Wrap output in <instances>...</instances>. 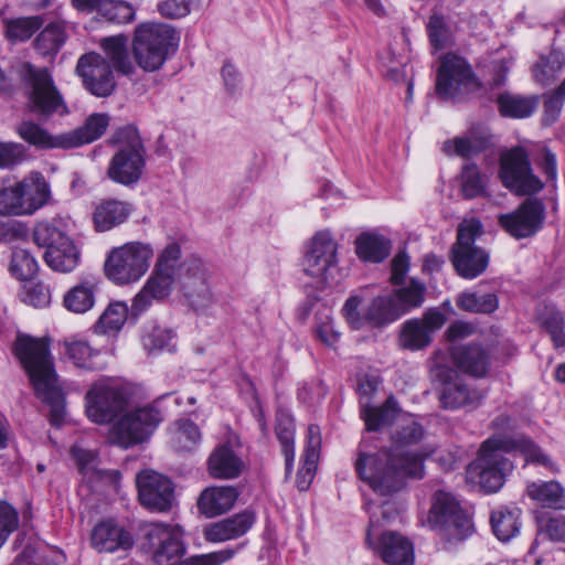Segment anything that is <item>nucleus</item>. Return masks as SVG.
<instances>
[{"mask_svg":"<svg viewBox=\"0 0 565 565\" xmlns=\"http://www.w3.org/2000/svg\"><path fill=\"white\" fill-rule=\"evenodd\" d=\"M425 430L413 417L404 418L392 436L394 446L382 448L376 452L365 449L364 443L358 448L354 468L359 478L376 494L388 497L401 491L407 477H424L425 456L419 452L405 451L404 447L423 440Z\"/></svg>","mask_w":565,"mask_h":565,"instance_id":"f257e3e1","label":"nucleus"},{"mask_svg":"<svg viewBox=\"0 0 565 565\" xmlns=\"http://www.w3.org/2000/svg\"><path fill=\"white\" fill-rule=\"evenodd\" d=\"M191 258L182 259L181 246L177 242L169 243L160 250L150 276L132 299V315L140 316L151 307L154 300L160 301L169 297L175 282L181 281V276L186 270V264Z\"/></svg>","mask_w":565,"mask_h":565,"instance_id":"f03ea898","label":"nucleus"},{"mask_svg":"<svg viewBox=\"0 0 565 565\" xmlns=\"http://www.w3.org/2000/svg\"><path fill=\"white\" fill-rule=\"evenodd\" d=\"M179 41L178 31L170 24L141 23L134 33V58L145 72H156L162 67L169 55L177 51Z\"/></svg>","mask_w":565,"mask_h":565,"instance_id":"7ed1b4c3","label":"nucleus"},{"mask_svg":"<svg viewBox=\"0 0 565 565\" xmlns=\"http://www.w3.org/2000/svg\"><path fill=\"white\" fill-rule=\"evenodd\" d=\"M111 143L117 150L108 163L107 177L121 185L136 184L146 167V148L138 129L132 125L117 129Z\"/></svg>","mask_w":565,"mask_h":565,"instance_id":"20e7f679","label":"nucleus"},{"mask_svg":"<svg viewBox=\"0 0 565 565\" xmlns=\"http://www.w3.org/2000/svg\"><path fill=\"white\" fill-rule=\"evenodd\" d=\"M483 233L478 218L463 220L457 228V238L450 249V262L457 275L463 279L481 276L490 264V253L476 245Z\"/></svg>","mask_w":565,"mask_h":565,"instance_id":"39448f33","label":"nucleus"},{"mask_svg":"<svg viewBox=\"0 0 565 565\" xmlns=\"http://www.w3.org/2000/svg\"><path fill=\"white\" fill-rule=\"evenodd\" d=\"M12 352L29 376L34 391H43L45 384L57 380L50 344L45 339L19 333Z\"/></svg>","mask_w":565,"mask_h":565,"instance_id":"423d86ee","label":"nucleus"},{"mask_svg":"<svg viewBox=\"0 0 565 565\" xmlns=\"http://www.w3.org/2000/svg\"><path fill=\"white\" fill-rule=\"evenodd\" d=\"M50 185L40 172L0 189V215H32L50 200Z\"/></svg>","mask_w":565,"mask_h":565,"instance_id":"0eeeda50","label":"nucleus"},{"mask_svg":"<svg viewBox=\"0 0 565 565\" xmlns=\"http://www.w3.org/2000/svg\"><path fill=\"white\" fill-rule=\"evenodd\" d=\"M24 82L29 110L41 119L53 115L64 116L70 113L66 103L53 76L46 67L25 65Z\"/></svg>","mask_w":565,"mask_h":565,"instance_id":"6e6552de","label":"nucleus"},{"mask_svg":"<svg viewBox=\"0 0 565 565\" xmlns=\"http://www.w3.org/2000/svg\"><path fill=\"white\" fill-rule=\"evenodd\" d=\"M388 502L381 507L366 504V511L370 514V527L366 533L369 546L377 554L383 562L390 565H414V547L412 542L397 532H383L376 542H373V533L380 526L381 519L388 521L392 516Z\"/></svg>","mask_w":565,"mask_h":565,"instance_id":"1a4fd4ad","label":"nucleus"},{"mask_svg":"<svg viewBox=\"0 0 565 565\" xmlns=\"http://www.w3.org/2000/svg\"><path fill=\"white\" fill-rule=\"evenodd\" d=\"M161 412L153 405L128 408L111 425L109 440L124 449L145 443L162 422Z\"/></svg>","mask_w":565,"mask_h":565,"instance_id":"9d476101","label":"nucleus"},{"mask_svg":"<svg viewBox=\"0 0 565 565\" xmlns=\"http://www.w3.org/2000/svg\"><path fill=\"white\" fill-rule=\"evenodd\" d=\"M153 249L149 244L130 242L114 248L106 258V277L116 285L139 280L148 270Z\"/></svg>","mask_w":565,"mask_h":565,"instance_id":"9b49d317","label":"nucleus"},{"mask_svg":"<svg viewBox=\"0 0 565 565\" xmlns=\"http://www.w3.org/2000/svg\"><path fill=\"white\" fill-rule=\"evenodd\" d=\"M430 380L438 390V401L444 409L476 408L484 398L482 392L469 386L459 373L448 365H434L430 369Z\"/></svg>","mask_w":565,"mask_h":565,"instance_id":"f8f14e48","label":"nucleus"},{"mask_svg":"<svg viewBox=\"0 0 565 565\" xmlns=\"http://www.w3.org/2000/svg\"><path fill=\"white\" fill-rule=\"evenodd\" d=\"M480 88L472 67L456 54L447 53L437 70L435 90L440 100L456 99Z\"/></svg>","mask_w":565,"mask_h":565,"instance_id":"ddd939ff","label":"nucleus"},{"mask_svg":"<svg viewBox=\"0 0 565 565\" xmlns=\"http://www.w3.org/2000/svg\"><path fill=\"white\" fill-rule=\"evenodd\" d=\"M363 301L361 296H351L347 299L342 312L354 330H361L366 327L383 328L403 316V311H398L394 305L391 295L374 297L371 302L360 312L359 308Z\"/></svg>","mask_w":565,"mask_h":565,"instance_id":"4468645a","label":"nucleus"},{"mask_svg":"<svg viewBox=\"0 0 565 565\" xmlns=\"http://www.w3.org/2000/svg\"><path fill=\"white\" fill-rule=\"evenodd\" d=\"M130 393L121 385L94 384L85 395V412L95 424L111 423L129 406Z\"/></svg>","mask_w":565,"mask_h":565,"instance_id":"2eb2a0df","label":"nucleus"},{"mask_svg":"<svg viewBox=\"0 0 565 565\" xmlns=\"http://www.w3.org/2000/svg\"><path fill=\"white\" fill-rule=\"evenodd\" d=\"M500 179L505 188L518 195L539 193L544 183L533 173L526 151L515 147L501 156Z\"/></svg>","mask_w":565,"mask_h":565,"instance_id":"dca6fc26","label":"nucleus"},{"mask_svg":"<svg viewBox=\"0 0 565 565\" xmlns=\"http://www.w3.org/2000/svg\"><path fill=\"white\" fill-rule=\"evenodd\" d=\"M157 565H178L185 555V544L179 525L151 523L145 534Z\"/></svg>","mask_w":565,"mask_h":565,"instance_id":"f3484780","label":"nucleus"},{"mask_svg":"<svg viewBox=\"0 0 565 565\" xmlns=\"http://www.w3.org/2000/svg\"><path fill=\"white\" fill-rule=\"evenodd\" d=\"M498 224L510 236L522 239L535 235L545 220V205L542 200L529 198L514 211L498 215Z\"/></svg>","mask_w":565,"mask_h":565,"instance_id":"a211bd4d","label":"nucleus"},{"mask_svg":"<svg viewBox=\"0 0 565 565\" xmlns=\"http://www.w3.org/2000/svg\"><path fill=\"white\" fill-rule=\"evenodd\" d=\"M185 268L179 282L180 291L194 311H205L214 302L207 268L202 259L196 257H192Z\"/></svg>","mask_w":565,"mask_h":565,"instance_id":"6ab92c4d","label":"nucleus"},{"mask_svg":"<svg viewBox=\"0 0 565 565\" xmlns=\"http://www.w3.org/2000/svg\"><path fill=\"white\" fill-rule=\"evenodd\" d=\"M138 497L142 507L152 512H168L175 502L174 484L166 476L143 470L136 478Z\"/></svg>","mask_w":565,"mask_h":565,"instance_id":"aec40b11","label":"nucleus"},{"mask_svg":"<svg viewBox=\"0 0 565 565\" xmlns=\"http://www.w3.org/2000/svg\"><path fill=\"white\" fill-rule=\"evenodd\" d=\"M76 74L84 87L96 97H108L116 88V81L109 62L96 52L83 54L76 64Z\"/></svg>","mask_w":565,"mask_h":565,"instance_id":"412c9836","label":"nucleus"},{"mask_svg":"<svg viewBox=\"0 0 565 565\" xmlns=\"http://www.w3.org/2000/svg\"><path fill=\"white\" fill-rule=\"evenodd\" d=\"M502 451V448L484 447L483 443L479 458L470 468L478 472L479 484L487 493L499 491L513 470L512 461Z\"/></svg>","mask_w":565,"mask_h":565,"instance_id":"4be33fe9","label":"nucleus"},{"mask_svg":"<svg viewBox=\"0 0 565 565\" xmlns=\"http://www.w3.org/2000/svg\"><path fill=\"white\" fill-rule=\"evenodd\" d=\"M430 519L441 527H454L455 535L460 540L469 536L473 531L468 514L461 509L456 498L445 491L435 493Z\"/></svg>","mask_w":565,"mask_h":565,"instance_id":"5701e85b","label":"nucleus"},{"mask_svg":"<svg viewBox=\"0 0 565 565\" xmlns=\"http://www.w3.org/2000/svg\"><path fill=\"white\" fill-rule=\"evenodd\" d=\"M90 545L98 553L127 552L135 545V537L129 530L109 519L93 527Z\"/></svg>","mask_w":565,"mask_h":565,"instance_id":"b1692460","label":"nucleus"},{"mask_svg":"<svg viewBox=\"0 0 565 565\" xmlns=\"http://www.w3.org/2000/svg\"><path fill=\"white\" fill-rule=\"evenodd\" d=\"M255 523V513L244 510L233 516L207 524L203 529V536L210 543H223L246 534Z\"/></svg>","mask_w":565,"mask_h":565,"instance_id":"393cba45","label":"nucleus"},{"mask_svg":"<svg viewBox=\"0 0 565 565\" xmlns=\"http://www.w3.org/2000/svg\"><path fill=\"white\" fill-rule=\"evenodd\" d=\"M238 497L239 490L234 486L209 487L199 495L198 510L206 518H215L228 512Z\"/></svg>","mask_w":565,"mask_h":565,"instance_id":"a878e982","label":"nucleus"},{"mask_svg":"<svg viewBox=\"0 0 565 565\" xmlns=\"http://www.w3.org/2000/svg\"><path fill=\"white\" fill-rule=\"evenodd\" d=\"M484 447L502 448L505 452L520 450L525 455L527 461L542 465L550 468L552 471H556L554 463L548 458V456L544 454L542 449L530 438L523 435L494 436L484 441Z\"/></svg>","mask_w":565,"mask_h":565,"instance_id":"bb28decb","label":"nucleus"},{"mask_svg":"<svg viewBox=\"0 0 565 565\" xmlns=\"http://www.w3.org/2000/svg\"><path fill=\"white\" fill-rule=\"evenodd\" d=\"M451 359L455 365L473 377H483L490 366V354L480 344L454 345Z\"/></svg>","mask_w":565,"mask_h":565,"instance_id":"cd10ccee","label":"nucleus"},{"mask_svg":"<svg viewBox=\"0 0 565 565\" xmlns=\"http://www.w3.org/2000/svg\"><path fill=\"white\" fill-rule=\"evenodd\" d=\"M134 211L132 204L116 199L102 200L95 205L93 224L97 232H108L124 224Z\"/></svg>","mask_w":565,"mask_h":565,"instance_id":"c85d7f7f","label":"nucleus"},{"mask_svg":"<svg viewBox=\"0 0 565 565\" xmlns=\"http://www.w3.org/2000/svg\"><path fill=\"white\" fill-rule=\"evenodd\" d=\"M206 465L209 475L221 480L236 479L244 469L243 460L230 444L215 447L210 454Z\"/></svg>","mask_w":565,"mask_h":565,"instance_id":"c756f323","label":"nucleus"},{"mask_svg":"<svg viewBox=\"0 0 565 565\" xmlns=\"http://www.w3.org/2000/svg\"><path fill=\"white\" fill-rule=\"evenodd\" d=\"M107 114L94 113L76 129L64 132L65 149L77 148L99 139L109 126Z\"/></svg>","mask_w":565,"mask_h":565,"instance_id":"7c9ffc66","label":"nucleus"},{"mask_svg":"<svg viewBox=\"0 0 565 565\" xmlns=\"http://www.w3.org/2000/svg\"><path fill=\"white\" fill-rule=\"evenodd\" d=\"M321 430L318 425L311 424L308 427L307 446L302 457V467L297 472V487L300 491L309 489L317 470L320 456Z\"/></svg>","mask_w":565,"mask_h":565,"instance_id":"2f4dec72","label":"nucleus"},{"mask_svg":"<svg viewBox=\"0 0 565 565\" xmlns=\"http://www.w3.org/2000/svg\"><path fill=\"white\" fill-rule=\"evenodd\" d=\"M99 45L105 53V58L109 62L111 68L124 75H130L135 72V66L128 53V36L117 34L100 39Z\"/></svg>","mask_w":565,"mask_h":565,"instance_id":"473e14b6","label":"nucleus"},{"mask_svg":"<svg viewBox=\"0 0 565 565\" xmlns=\"http://www.w3.org/2000/svg\"><path fill=\"white\" fill-rule=\"evenodd\" d=\"M355 252L363 262L381 263L391 254V241L385 236L365 232L355 238Z\"/></svg>","mask_w":565,"mask_h":565,"instance_id":"72a5a7b5","label":"nucleus"},{"mask_svg":"<svg viewBox=\"0 0 565 565\" xmlns=\"http://www.w3.org/2000/svg\"><path fill=\"white\" fill-rule=\"evenodd\" d=\"M526 493L542 508L565 510V489L557 481L531 482L526 487Z\"/></svg>","mask_w":565,"mask_h":565,"instance_id":"f704fd0d","label":"nucleus"},{"mask_svg":"<svg viewBox=\"0 0 565 565\" xmlns=\"http://www.w3.org/2000/svg\"><path fill=\"white\" fill-rule=\"evenodd\" d=\"M15 132L21 139L36 149H65L64 134L51 135L46 129L32 120L20 122Z\"/></svg>","mask_w":565,"mask_h":565,"instance_id":"c9c22d12","label":"nucleus"},{"mask_svg":"<svg viewBox=\"0 0 565 565\" xmlns=\"http://www.w3.org/2000/svg\"><path fill=\"white\" fill-rule=\"evenodd\" d=\"M539 103V97L535 95L523 96L504 92L497 97L500 115L516 119L530 117L536 110Z\"/></svg>","mask_w":565,"mask_h":565,"instance_id":"e433bc0d","label":"nucleus"},{"mask_svg":"<svg viewBox=\"0 0 565 565\" xmlns=\"http://www.w3.org/2000/svg\"><path fill=\"white\" fill-rule=\"evenodd\" d=\"M98 285L95 279H86L73 286L63 297L64 307L74 313H85L95 305Z\"/></svg>","mask_w":565,"mask_h":565,"instance_id":"4c0bfd02","label":"nucleus"},{"mask_svg":"<svg viewBox=\"0 0 565 565\" xmlns=\"http://www.w3.org/2000/svg\"><path fill=\"white\" fill-rule=\"evenodd\" d=\"M521 513L518 507H501L491 513L490 522L498 540L508 542L519 533Z\"/></svg>","mask_w":565,"mask_h":565,"instance_id":"58836bf2","label":"nucleus"},{"mask_svg":"<svg viewBox=\"0 0 565 565\" xmlns=\"http://www.w3.org/2000/svg\"><path fill=\"white\" fill-rule=\"evenodd\" d=\"M275 433L281 445L286 472L290 473L295 459V420L289 413L285 411L277 412Z\"/></svg>","mask_w":565,"mask_h":565,"instance_id":"ea45409f","label":"nucleus"},{"mask_svg":"<svg viewBox=\"0 0 565 565\" xmlns=\"http://www.w3.org/2000/svg\"><path fill=\"white\" fill-rule=\"evenodd\" d=\"M399 409L397 402L393 396H390L385 403L380 407L365 405L361 409V417L365 422L369 431H376L385 426L391 425Z\"/></svg>","mask_w":565,"mask_h":565,"instance_id":"a19ab883","label":"nucleus"},{"mask_svg":"<svg viewBox=\"0 0 565 565\" xmlns=\"http://www.w3.org/2000/svg\"><path fill=\"white\" fill-rule=\"evenodd\" d=\"M66 39L64 22H51L36 35L34 49L43 56L55 55L65 44Z\"/></svg>","mask_w":565,"mask_h":565,"instance_id":"79ce46f5","label":"nucleus"},{"mask_svg":"<svg viewBox=\"0 0 565 565\" xmlns=\"http://www.w3.org/2000/svg\"><path fill=\"white\" fill-rule=\"evenodd\" d=\"M134 318L138 316L132 315L131 309L124 301H114L108 305L103 315L94 326V331L97 334L117 333L125 324L128 315Z\"/></svg>","mask_w":565,"mask_h":565,"instance_id":"37998d69","label":"nucleus"},{"mask_svg":"<svg viewBox=\"0 0 565 565\" xmlns=\"http://www.w3.org/2000/svg\"><path fill=\"white\" fill-rule=\"evenodd\" d=\"M425 294V284L412 278L408 285L396 288L390 295L394 299V305L397 307V310L403 311L404 316L424 303Z\"/></svg>","mask_w":565,"mask_h":565,"instance_id":"c03bdc74","label":"nucleus"},{"mask_svg":"<svg viewBox=\"0 0 565 565\" xmlns=\"http://www.w3.org/2000/svg\"><path fill=\"white\" fill-rule=\"evenodd\" d=\"M398 342L405 350L419 351L430 344L431 335L419 319H409L402 326Z\"/></svg>","mask_w":565,"mask_h":565,"instance_id":"a18cd8bd","label":"nucleus"},{"mask_svg":"<svg viewBox=\"0 0 565 565\" xmlns=\"http://www.w3.org/2000/svg\"><path fill=\"white\" fill-rule=\"evenodd\" d=\"M44 260L55 271L70 273L78 265L79 252L72 241L63 246L46 249Z\"/></svg>","mask_w":565,"mask_h":565,"instance_id":"49530a36","label":"nucleus"},{"mask_svg":"<svg viewBox=\"0 0 565 565\" xmlns=\"http://www.w3.org/2000/svg\"><path fill=\"white\" fill-rule=\"evenodd\" d=\"M456 305L463 311L491 313L498 309L499 299L494 292L465 291L458 296Z\"/></svg>","mask_w":565,"mask_h":565,"instance_id":"de8ad7c7","label":"nucleus"},{"mask_svg":"<svg viewBox=\"0 0 565 565\" xmlns=\"http://www.w3.org/2000/svg\"><path fill=\"white\" fill-rule=\"evenodd\" d=\"M487 139L475 134H468L461 137L444 142L443 150L447 156H459L470 158L480 153L487 148Z\"/></svg>","mask_w":565,"mask_h":565,"instance_id":"09e8293b","label":"nucleus"},{"mask_svg":"<svg viewBox=\"0 0 565 565\" xmlns=\"http://www.w3.org/2000/svg\"><path fill=\"white\" fill-rule=\"evenodd\" d=\"M565 65V55L559 51H551L547 55L541 56L533 67V75L536 82L546 86L552 84Z\"/></svg>","mask_w":565,"mask_h":565,"instance_id":"8fccbe9b","label":"nucleus"},{"mask_svg":"<svg viewBox=\"0 0 565 565\" xmlns=\"http://www.w3.org/2000/svg\"><path fill=\"white\" fill-rule=\"evenodd\" d=\"M539 321L550 334L555 348L565 345L564 316L552 305H545L539 310Z\"/></svg>","mask_w":565,"mask_h":565,"instance_id":"3c124183","label":"nucleus"},{"mask_svg":"<svg viewBox=\"0 0 565 565\" xmlns=\"http://www.w3.org/2000/svg\"><path fill=\"white\" fill-rule=\"evenodd\" d=\"M543 540L552 542L565 543V516L557 515L554 518H537V535L530 552H534L539 543Z\"/></svg>","mask_w":565,"mask_h":565,"instance_id":"603ef678","label":"nucleus"},{"mask_svg":"<svg viewBox=\"0 0 565 565\" xmlns=\"http://www.w3.org/2000/svg\"><path fill=\"white\" fill-rule=\"evenodd\" d=\"M41 17H22L6 22V36L13 42L29 40L42 25Z\"/></svg>","mask_w":565,"mask_h":565,"instance_id":"864d4df0","label":"nucleus"},{"mask_svg":"<svg viewBox=\"0 0 565 565\" xmlns=\"http://www.w3.org/2000/svg\"><path fill=\"white\" fill-rule=\"evenodd\" d=\"M43 391H34L35 395L41 398L44 403L49 404L51 407L50 411V422L53 426H60L64 418V398L62 394V390L57 384V380L45 384Z\"/></svg>","mask_w":565,"mask_h":565,"instance_id":"5fc2aeb1","label":"nucleus"},{"mask_svg":"<svg viewBox=\"0 0 565 565\" xmlns=\"http://www.w3.org/2000/svg\"><path fill=\"white\" fill-rule=\"evenodd\" d=\"M33 239L36 245L52 249L53 246H63L72 239L54 223L39 222L33 231Z\"/></svg>","mask_w":565,"mask_h":565,"instance_id":"6e6d98bb","label":"nucleus"},{"mask_svg":"<svg viewBox=\"0 0 565 565\" xmlns=\"http://www.w3.org/2000/svg\"><path fill=\"white\" fill-rule=\"evenodd\" d=\"M172 340L173 333L160 326L145 328L141 337L142 345L149 353L162 350L172 351Z\"/></svg>","mask_w":565,"mask_h":565,"instance_id":"4d7b16f0","label":"nucleus"},{"mask_svg":"<svg viewBox=\"0 0 565 565\" xmlns=\"http://www.w3.org/2000/svg\"><path fill=\"white\" fill-rule=\"evenodd\" d=\"M38 262L26 249L15 248L12 253L10 271L20 280L31 279L38 271Z\"/></svg>","mask_w":565,"mask_h":565,"instance_id":"13d9d810","label":"nucleus"},{"mask_svg":"<svg viewBox=\"0 0 565 565\" xmlns=\"http://www.w3.org/2000/svg\"><path fill=\"white\" fill-rule=\"evenodd\" d=\"M461 191L465 198L475 199L486 193V180L476 164L468 163L461 173Z\"/></svg>","mask_w":565,"mask_h":565,"instance_id":"bf43d9fd","label":"nucleus"},{"mask_svg":"<svg viewBox=\"0 0 565 565\" xmlns=\"http://www.w3.org/2000/svg\"><path fill=\"white\" fill-rule=\"evenodd\" d=\"M66 354L73 361L76 366L84 367L87 370L96 369V364L93 362L94 356L98 354L97 350L90 348V345L83 340H74L65 343Z\"/></svg>","mask_w":565,"mask_h":565,"instance_id":"052dcab7","label":"nucleus"},{"mask_svg":"<svg viewBox=\"0 0 565 565\" xmlns=\"http://www.w3.org/2000/svg\"><path fill=\"white\" fill-rule=\"evenodd\" d=\"M99 12L107 21L119 24L132 21L136 14L134 7L124 0L104 1Z\"/></svg>","mask_w":565,"mask_h":565,"instance_id":"680f3d73","label":"nucleus"},{"mask_svg":"<svg viewBox=\"0 0 565 565\" xmlns=\"http://www.w3.org/2000/svg\"><path fill=\"white\" fill-rule=\"evenodd\" d=\"M23 302L35 308H46L51 303V288L43 281H28L20 294Z\"/></svg>","mask_w":565,"mask_h":565,"instance_id":"e2e57ef3","label":"nucleus"},{"mask_svg":"<svg viewBox=\"0 0 565 565\" xmlns=\"http://www.w3.org/2000/svg\"><path fill=\"white\" fill-rule=\"evenodd\" d=\"M178 428L173 441L179 450H192L201 439V433L195 423L190 419L177 422Z\"/></svg>","mask_w":565,"mask_h":565,"instance_id":"0e129e2a","label":"nucleus"},{"mask_svg":"<svg viewBox=\"0 0 565 565\" xmlns=\"http://www.w3.org/2000/svg\"><path fill=\"white\" fill-rule=\"evenodd\" d=\"M427 32L435 50L445 49L451 41L450 28L443 15L433 14L429 18Z\"/></svg>","mask_w":565,"mask_h":565,"instance_id":"69168bd1","label":"nucleus"},{"mask_svg":"<svg viewBox=\"0 0 565 565\" xmlns=\"http://www.w3.org/2000/svg\"><path fill=\"white\" fill-rule=\"evenodd\" d=\"M544 120L553 124L559 116L565 103V78L552 92L544 94Z\"/></svg>","mask_w":565,"mask_h":565,"instance_id":"338daca9","label":"nucleus"},{"mask_svg":"<svg viewBox=\"0 0 565 565\" xmlns=\"http://www.w3.org/2000/svg\"><path fill=\"white\" fill-rule=\"evenodd\" d=\"M237 548H223L216 552L192 556L185 559H181L178 565H222L234 557L237 553Z\"/></svg>","mask_w":565,"mask_h":565,"instance_id":"774afa93","label":"nucleus"}]
</instances>
